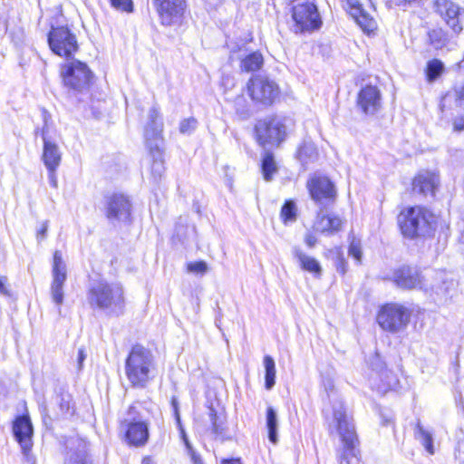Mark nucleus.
Returning a JSON list of instances; mask_svg holds the SVG:
<instances>
[{
    "label": "nucleus",
    "instance_id": "f257e3e1",
    "mask_svg": "<svg viewBox=\"0 0 464 464\" xmlns=\"http://www.w3.org/2000/svg\"><path fill=\"white\" fill-rule=\"evenodd\" d=\"M91 308L104 311L107 314L120 316L125 307L124 290L120 283L104 279L90 283L86 295Z\"/></svg>",
    "mask_w": 464,
    "mask_h": 464
},
{
    "label": "nucleus",
    "instance_id": "f03ea898",
    "mask_svg": "<svg viewBox=\"0 0 464 464\" xmlns=\"http://www.w3.org/2000/svg\"><path fill=\"white\" fill-rule=\"evenodd\" d=\"M156 362L152 353L135 344L125 361V374L131 386L143 389L154 378Z\"/></svg>",
    "mask_w": 464,
    "mask_h": 464
},
{
    "label": "nucleus",
    "instance_id": "7ed1b4c3",
    "mask_svg": "<svg viewBox=\"0 0 464 464\" xmlns=\"http://www.w3.org/2000/svg\"><path fill=\"white\" fill-rule=\"evenodd\" d=\"M334 422L343 442V449L338 455L339 464H350L351 457H357L359 444L355 426L349 416L343 401H336L333 406Z\"/></svg>",
    "mask_w": 464,
    "mask_h": 464
},
{
    "label": "nucleus",
    "instance_id": "20e7f679",
    "mask_svg": "<svg viewBox=\"0 0 464 464\" xmlns=\"http://www.w3.org/2000/svg\"><path fill=\"white\" fill-rule=\"evenodd\" d=\"M434 217L425 208L416 206L403 209L398 216V224L401 234L413 239L430 235Z\"/></svg>",
    "mask_w": 464,
    "mask_h": 464
},
{
    "label": "nucleus",
    "instance_id": "39448f33",
    "mask_svg": "<svg viewBox=\"0 0 464 464\" xmlns=\"http://www.w3.org/2000/svg\"><path fill=\"white\" fill-rule=\"evenodd\" d=\"M61 76L64 86L74 92H82L89 89L93 74L86 63L73 60L62 66Z\"/></svg>",
    "mask_w": 464,
    "mask_h": 464
},
{
    "label": "nucleus",
    "instance_id": "423d86ee",
    "mask_svg": "<svg viewBox=\"0 0 464 464\" xmlns=\"http://www.w3.org/2000/svg\"><path fill=\"white\" fill-rule=\"evenodd\" d=\"M411 313L402 304L391 303L382 305L377 314V323L384 331L396 334L406 328Z\"/></svg>",
    "mask_w": 464,
    "mask_h": 464
},
{
    "label": "nucleus",
    "instance_id": "0eeeda50",
    "mask_svg": "<svg viewBox=\"0 0 464 464\" xmlns=\"http://www.w3.org/2000/svg\"><path fill=\"white\" fill-rule=\"evenodd\" d=\"M255 131L257 141L260 145H279L285 137L286 127L282 118L270 115L259 120Z\"/></svg>",
    "mask_w": 464,
    "mask_h": 464
},
{
    "label": "nucleus",
    "instance_id": "6e6552de",
    "mask_svg": "<svg viewBox=\"0 0 464 464\" xmlns=\"http://www.w3.org/2000/svg\"><path fill=\"white\" fill-rule=\"evenodd\" d=\"M295 33H305L321 27L322 20L318 9L313 3H303L292 8Z\"/></svg>",
    "mask_w": 464,
    "mask_h": 464
},
{
    "label": "nucleus",
    "instance_id": "1a4fd4ad",
    "mask_svg": "<svg viewBox=\"0 0 464 464\" xmlns=\"http://www.w3.org/2000/svg\"><path fill=\"white\" fill-rule=\"evenodd\" d=\"M48 44L53 53L70 58L78 50L76 35L67 26L52 27Z\"/></svg>",
    "mask_w": 464,
    "mask_h": 464
},
{
    "label": "nucleus",
    "instance_id": "9d476101",
    "mask_svg": "<svg viewBox=\"0 0 464 464\" xmlns=\"http://www.w3.org/2000/svg\"><path fill=\"white\" fill-rule=\"evenodd\" d=\"M247 91L254 102L265 106L273 104L280 93L276 82L260 75L254 76L249 80Z\"/></svg>",
    "mask_w": 464,
    "mask_h": 464
},
{
    "label": "nucleus",
    "instance_id": "9b49d317",
    "mask_svg": "<svg viewBox=\"0 0 464 464\" xmlns=\"http://www.w3.org/2000/svg\"><path fill=\"white\" fill-rule=\"evenodd\" d=\"M136 408L130 406L128 410V417L121 425L125 429L127 442L135 447H141L149 440V423L136 416Z\"/></svg>",
    "mask_w": 464,
    "mask_h": 464
},
{
    "label": "nucleus",
    "instance_id": "f8f14e48",
    "mask_svg": "<svg viewBox=\"0 0 464 464\" xmlns=\"http://www.w3.org/2000/svg\"><path fill=\"white\" fill-rule=\"evenodd\" d=\"M42 116L44 120V126L40 130L44 141L42 160L47 170H57L61 164L62 152L55 141L49 136V121L51 120L50 113L46 110L43 109ZM38 132L39 130H36V134Z\"/></svg>",
    "mask_w": 464,
    "mask_h": 464
},
{
    "label": "nucleus",
    "instance_id": "ddd939ff",
    "mask_svg": "<svg viewBox=\"0 0 464 464\" xmlns=\"http://www.w3.org/2000/svg\"><path fill=\"white\" fill-rule=\"evenodd\" d=\"M307 188L312 199L319 208H327L335 201V187L325 176L314 175L309 179L307 181Z\"/></svg>",
    "mask_w": 464,
    "mask_h": 464
},
{
    "label": "nucleus",
    "instance_id": "4468645a",
    "mask_svg": "<svg viewBox=\"0 0 464 464\" xmlns=\"http://www.w3.org/2000/svg\"><path fill=\"white\" fill-rule=\"evenodd\" d=\"M152 5L164 26L179 24L187 8L186 0H152Z\"/></svg>",
    "mask_w": 464,
    "mask_h": 464
},
{
    "label": "nucleus",
    "instance_id": "2eb2a0df",
    "mask_svg": "<svg viewBox=\"0 0 464 464\" xmlns=\"http://www.w3.org/2000/svg\"><path fill=\"white\" fill-rule=\"evenodd\" d=\"M131 202L122 193H112L105 197V216L111 222H128L131 215Z\"/></svg>",
    "mask_w": 464,
    "mask_h": 464
},
{
    "label": "nucleus",
    "instance_id": "dca6fc26",
    "mask_svg": "<svg viewBox=\"0 0 464 464\" xmlns=\"http://www.w3.org/2000/svg\"><path fill=\"white\" fill-rule=\"evenodd\" d=\"M433 10L455 34L463 30V14L460 6L451 0H434Z\"/></svg>",
    "mask_w": 464,
    "mask_h": 464
},
{
    "label": "nucleus",
    "instance_id": "f3484780",
    "mask_svg": "<svg viewBox=\"0 0 464 464\" xmlns=\"http://www.w3.org/2000/svg\"><path fill=\"white\" fill-rule=\"evenodd\" d=\"M392 281L401 289L419 288L425 291L427 275L423 276L416 266H402L392 273Z\"/></svg>",
    "mask_w": 464,
    "mask_h": 464
},
{
    "label": "nucleus",
    "instance_id": "a211bd4d",
    "mask_svg": "<svg viewBox=\"0 0 464 464\" xmlns=\"http://www.w3.org/2000/svg\"><path fill=\"white\" fill-rule=\"evenodd\" d=\"M90 446V442L82 438L68 439L65 441L64 464H93Z\"/></svg>",
    "mask_w": 464,
    "mask_h": 464
},
{
    "label": "nucleus",
    "instance_id": "6ab92c4d",
    "mask_svg": "<svg viewBox=\"0 0 464 464\" xmlns=\"http://www.w3.org/2000/svg\"><path fill=\"white\" fill-rule=\"evenodd\" d=\"M163 128L164 123L160 111V109L153 106L148 112L147 121L144 126V137L148 148L159 143L160 146L163 144Z\"/></svg>",
    "mask_w": 464,
    "mask_h": 464
},
{
    "label": "nucleus",
    "instance_id": "aec40b11",
    "mask_svg": "<svg viewBox=\"0 0 464 464\" xmlns=\"http://www.w3.org/2000/svg\"><path fill=\"white\" fill-rule=\"evenodd\" d=\"M13 432L15 440L20 444L22 451L27 455L32 449V437L34 428L29 415L17 416L13 423Z\"/></svg>",
    "mask_w": 464,
    "mask_h": 464
},
{
    "label": "nucleus",
    "instance_id": "412c9836",
    "mask_svg": "<svg viewBox=\"0 0 464 464\" xmlns=\"http://www.w3.org/2000/svg\"><path fill=\"white\" fill-rule=\"evenodd\" d=\"M440 177L437 172L420 170L412 180V191L423 196H434L439 187Z\"/></svg>",
    "mask_w": 464,
    "mask_h": 464
},
{
    "label": "nucleus",
    "instance_id": "4be33fe9",
    "mask_svg": "<svg viewBox=\"0 0 464 464\" xmlns=\"http://www.w3.org/2000/svg\"><path fill=\"white\" fill-rule=\"evenodd\" d=\"M425 292L434 293L438 295H448L455 288L456 283L443 271H433L427 275Z\"/></svg>",
    "mask_w": 464,
    "mask_h": 464
},
{
    "label": "nucleus",
    "instance_id": "5701e85b",
    "mask_svg": "<svg viewBox=\"0 0 464 464\" xmlns=\"http://www.w3.org/2000/svg\"><path fill=\"white\" fill-rule=\"evenodd\" d=\"M346 9L356 24L365 33H371L376 28L374 19L363 9L361 0H345Z\"/></svg>",
    "mask_w": 464,
    "mask_h": 464
},
{
    "label": "nucleus",
    "instance_id": "b1692460",
    "mask_svg": "<svg viewBox=\"0 0 464 464\" xmlns=\"http://www.w3.org/2000/svg\"><path fill=\"white\" fill-rule=\"evenodd\" d=\"M208 418L211 423V434L220 441L232 440L233 432L227 424V416L223 411L218 412L213 407L208 408Z\"/></svg>",
    "mask_w": 464,
    "mask_h": 464
},
{
    "label": "nucleus",
    "instance_id": "393cba45",
    "mask_svg": "<svg viewBox=\"0 0 464 464\" xmlns=\"http://www.w3.org/2000/svg\"><path fill=\"white\" fill-rule=\"evenodd\" d=\"M358 106L365 114H374L381 107V93L375 86L367 85L358 94Z\"/></svg>",
    "mask_w": 464,
    "mask_h": 464
},
{
    "label": "nucleus",
    "instance_id": "a878e982",
    "mask_svg": "<svg viewBox=\"0 0 464 464\" xmlns=\"http://www.w3.org/2000/svg\"><path fill=\"white\" fill-rule=\"evenodd\" d=\"M371 366L372 367V370L377 372L382 382V383L377 387L380 392L384 393L396 386L398 382L396 375L386 368L379 354H375L372 359Z\"/></svg>",
    "mask_w": 464,
    "mask_h": 464
},
{
    "label": "nucleus",
    "instance_id": "bb28decb",
    "mask_svg": "<svg viewBox=\"0 0 464 464\" xmlns=\"http://www.w3.org/2000/svg\"><path fill=\"white\" fill-rule=\"evenodd\" d=\"M325 208H320L314 224V229L321 234L333 235L341 229L343 222L337 216L324 214V210Z\"/></svg>",
    "mask_w": 464,
    "mask_h": 464
},
{
    "label": "nucleus",
    "instance_id": "cd10ccee",
    "mask_svg": "<svg viewBox=\"0 0 464 464\" xmlns=\"http://www.w3.org/2000/svg\"><path fill=\"white\" fill-rule=\"evenodd\" d=\"M292 255L302 270L311 273L315 278L322 276L323 268L316 258L307 255L297 246L292 247Z\"/></svg>",
    "mask_w": 464,
    "mask_h": 464
},
{
    "label": "nucleus",
    "instance_id": "c85d7f7f",
    "mask_svg": "<svg viewBox=\"0 0 464 464\" xmlns=\"http://www.w3.org/2000/svg\"><path fill=\"white\" fill-rule=\"evenodd\" d=\"M150 154L152 158L150 165V175L154 182L160 180L165 172L163 151L159 143H155V147H149Z\"/></svg>",
    "mask_w": 464,
    "mask_h": 464
},
{
    "label": "nucleus",
    "instance_id": "c756f323",
    "mask_svg": "<svg viewBox=\"0 0 464 464\" xmlns=\"http://www.w3.org/2000/svg\"><path fill=\"white\" fill-rule=\"evenodd\" d=\"M318 157L319 153L317 148L311 140H304L296 152L297 160L304 168H306L308 164L315 162Z\"/></svg>",
    "mask_w": 464,
    "mask_h": 464
},
{
    "label": "nucleus",
    "instance_id": "7c9ffc66",
    "mask_svg": "<svg viewBox=\"0 0 464 464\" xmlns=\"http://www.w3.org/2000/svg\"><path fill=\"white\" fill-rule=\"evenodd\" d=\"M440 108H441V102L440 103ZM444 118H451L453 131L461 132L464 130V113H461V111H464V106L455 107L453 110L449 111L447 113L440 109Z\"/></svg>",
    "mask_w": 464,
    "mask_h": 464
},
{
    "label": "nucleus",
    "instance_id": "2f4dec72",
    "mask_svg": "<svg viewBox=\"0 0 464 464\" xmlns=\"http://www.w3.org/2000/svg\"><path fill=\"white\" fill-rule=\"evenodd\" d=\"M66 279L67 276H53L51 284V296L53 302L59 307L63 303V285Z\"/></svg>",
    "mask_w": 464,
    "mask_h": 464
},
{
    "label": "nucleus",
    "instance_id": "473e14b6",
    "mask_svg": "<svg viewBox=\"0 0 464 464\" xmlns=\"http://www.w3.org/2000/svg\"><path fill=\"white\" fill-rule=\"evenodd\" d=\"M55 403L59 407V412H57V418H65L73 414L74 410L71 405L72 397L68 393H61L55 396Z\"/></svg>",
    "mask_w": 464,
    "mask_h": 464
},
{
    "label": "nucleus",
    "instance_id": "72a5a7b5",
    "mask_svg": "<svg viewBox=\"0 0 464 464\" xmlns=\"http://www.w3.org/2000/svg\"><path fill=\"white\" fill-rule=\"evenodd\" d=\"M266 428L268 430V439L269 440L276 444L278 440L277 439V428H278V419L277 413L276 410L269 406L266 410Z\"/></svg>",
    "mask_w": 464,
    "mask_h": 464
},
{
    "label": "nucleus",
    "instance_id": "f704fd0d",
    "mask_svg": "<svg viewBox=\"0 0 464 464\" xmlns=\"http://www.w3.org/2000/svg\"><path fill=\"white\" fill-rule=\"evenodd\" d=\"M414 434L415 438L421 442L425 450L430 454H434L432 434L430 431L426 430L420 421H418V423L416 424Z\"/></svg>",
    "mask_w": 464,
    "mask_h": 464
},
{
    "label": "nucleus",
    "instance_id": "c9c22d12",
    "mask_svg": "<svg viewBox=\"0 0 464 464\" xmlns=\"http://www.w3.org/2000/svg\"><path fill=\"white\" fill-rule=\"evenodd\" d=\"M263 56L258 52H253L241 61V68L246 72H255L263 65Z\"/></svg>",
    "mask_w": 464,
    "mask_h": 464
},
{
    "label": "nucleus",
    "instance_id": "e433bc0d",
    "mask_svg": "<svg viewBox=\"0 0 464 464\" xmlns=\"http://www.w3.org/2000/svg\"><path fill=\"white\" fill-rule=\"evenodd\" d=\"M265 366V386L266 390H271L276 383V363L274 359L270 355L264 357Z\"/></svg>",
    "mask_w": 464,
    "mask_h": 464
},
{
    "label": "nucleus",
    "instance_id": "4c0bfd02",
    "mask_svg": "<svg viewBox=\"0 0 464 464\" xmlns=\"http://www.w3.org/2000/svg\"><path fill=\"white\" fill-rule=\"evenodd\" d=\"M262 173L266 181L272 179L273 174L277 171V167L271 152H266L262 160Z\"/></svg>",
    "mask_w": 464,
    "mask_h": 464
},
{
    "label": "nucleus",
    "instance_id": "58836bf2",
    "mask_svg": "<svg viewBox=\"0 0 464 464\" xmlns=\"http://www.w3.org/2000/svg\"><path fill=\"white\" fill-rule=\"evenodd\" d=\"M171 404H172V408H173V411H174L177 427L179 430L180 438L183 440L187 450H191L193 448L188 439L185 429L181 423V419H180V415H179V403L175 398L172 399Z\"/></svg>",
    "mask_w": 464,
    "mask_h": 464
},
{
    "label": "nucleus",
    "instance_id": "ea45409f",
    "mask_svg": "<svg viewBox=\"0 0 464 464\" xmlns=\"http://www.w3.org/2000/svg\"><path fill=\"white\" fill-rule=\"evenodd\" d=\"M444 71V64L437 59L431 60L427 64L426 73L429 82L435 81Z\"/></svg>",
    "mask_w": 464,
    "mask_h": 464
},
{
    "label": "nucleus",
    "instance_id": "a19ab883",
    "mask_svg": "<svg viewBox=\"0 0 464 464\" xmlns=\"http://www.w3.org/2000/svg\"><path fill=\"white\" fill-rule=\"evenodd\" d=\"M67 276L66 265L63 259V255L60 250L53 253V261L52 268V276Z\"/></svg>",
    "mask_w": 464,
    "mask_h": 464
},
{
    "label": "nucleus",
    "instance_id": "79ce46f5",
    "mask_svg": "<svg viewBox=\"0 0 464 464\" xmlns=\"http://www.w3.org/2000/svg\"><path fill=\"white\" fill-rule=\"evenodd\" d=\"M281 218L285 224L294 222L296 219V207L295 204L287 200L281 208Z\"/></svg>",
    "mask_w": 464,
    "mask_h": 464
},
{
    "label": "nucleus",
    "instance_id": "37998d69",
    "mask_svg": "<svg viewBox=\"0 0 464 464\" xmlns=\"http://www.w3.org/2000/svg\"><path fill=\"white\" fill-rule=\"evenodd\" d=\"M234 106L237 113L243 119H246L250 115L247 102L243 95L237 96L234 101Z\"/></svg>",
    "mask_w": 464,
    "mask_h": 464
},
{
    "label": "nucleus",
    "instance_id": "c03bdc74",
    "mask_svg": "<svg viewBox=\"0 0 464 464\" xmlns=\"http://www.w3.org/2000/svg\"><path fill=\"white\" fill-rule=\"evenodd\" d=\"M197 127H198L197 119L194 117H188V118L183 119L179 122V130L181 134L190 135L195 131Z\"/></svg>",
    "mask_w": 464,
    "mask_h": 464
},
{
    "label": "nucleus",
    "instance_id": "a18cd8bd",
    "mask_svg": "<svg viewBox=\"0 0 464 464\" xmlns=\"http://www.w3.org/2000/svg\"><path fill=\"white\" fill-rule=\"evenodd\" d=\"M430 39L436 48H440L448 41L447 34L442 29L432 30L430 33Z\"/></svg>",
    "mask_w": 464,
    "mask_h": 464
},
{
    "label": "nucleus",
    "instance_id": "49530a36",
    "mask_svg": "<svg viewBox=\"0 0 464 464\" xmlns=\"http://www.w3.org/2000/svg\"><path fill=\"white\" fill-rule=\"evenodd\" d=\"M113 8L119 11L131 13L133 12L132 0H110Z\"/></svg>",
    "mask_w": 464,
    "mask_h": 464
},
{
    "label": "nucleus",
    "instance_id": "de8ad7c7",
    "mask_svg": "<svg viewBox=\"0 0 464 464\" xmlns=\"http://www.w3.org/2000/svg\"><path fill=\"white\" fill-rule=\"evenodd\" d=\"M208 266L205 261H197L188 264V271L196 275H204L208 272Z\"/></svg>",
    "mask_w": 464,
    "mask_h": 464
},
{
    "label": "nucleus",
    "instance_id": "09e8293b",
    "mask_svg": "<svg viewBox=\"0 0 464 464\" xmlns=\"http://www.w3.org/2000/svg\"><path fill=\"white\" fill-rule=\"evenodd\" d=\"M349 255L353 256L358 262L362 259V250L359 242L353 240L349 246Z\"/></svg>",
    "mask_w": 464,
    "mask_h": 464
},
{
    "label": "nucleus",
    "instance_id": "8fccbe9b",
    "mask_svg": "<svg viewBox=\"0 0 464 464\" xmlns=\"http://www.w3.org/2000/svg\"><path fill=\"white\" fill-rule=\"evenodd\" d=\"M40 411H41V414H42V418H43V421H44V425L47 426V425L51 424L53 420L49 416L48 411H47V406L44 403H43L40 406Z\"/></svg>",
    "mask_w": 464,
    "mask_h": 464
},
{
    "label": "nucleus",
    "instance_id": "3c124183",
    "mask_svg": "<svg viewBox=\"0 0 464 464\" xmlns=\"http://www.w3.org/2000/svg\"><path fill=\"white\" fill-rule=\"evenodd\" d=\"M336 270L338 273H340L341 275H344L346 273V270H347V263L345 262V260L339 256L337 258V261H336Z\"/></svg>",
    "mask_w": 464,
    "mask_h": 464
},
{
    "label": "nucleus",
    "instance_id": "603ef678",
    "mask_svg": "<svg viewBox=\"0 0 464 464\" xmlns=\"http://www.w3.org/2000/svg\"><path fill=\"white\" fill-rule=\"evenodd\" d=\"M48 180L53 188H57L58 181L56 176V170H48Z\"/></svg>",
    "mask_w": 464,
    "mask_h": 464
},
{
    "label": "nucleus",
    "instance_id": "864d4df0",
    "mask_svg": "<svg viewBox=\"0 0 464 464\" xmlns=\"http://www.w3.org/2000/svg\"><path fill=\"white\" fill-rule=\"evenodd\" d=\"M48 230V221H44L42 225V228L37 233V239L43 240L46 237V233Z\"/></svg>",
    "mask_w": 464,
    "mask_h": 464
},
{
    "label": "nucleus",
    "instance_id": "5fc2aeb1",
    "mask_svg": "<svg viewBox=\"0 0 464 464\" xmlns=\"http://www.w3.org/2000/svg\"><path fill=\"white\" fill-rule=\"evenodd\" d=\"M86 353L82 348H80L78 351V357H77V362H78V368L81 370L82 368V364L84 360L86 359Z\"/></svg>",
    "mask_w": 464,
    "mask_h": 464
},
{
    "label": "nucleus",
    "instance_id": "6e6d98bb",
    "mask_svg": "<svg viewBox=\"0 0 464 464\" xmlns=\"http://www.w3.org/2000/svg\"><path fill=\"white\" fill-rule=\"evenodd\" d=\"M188 453L190 456L191 461L193 464H204L200 456L196 453V451L192 449L191 450H188Z\"/></svg>",
    "mask_w": 464,
    "mask_h": 464
},
{
    "label": "nucleus",
    "instance_id": "4d7b16f0",
    "mask_svg": "<svg viewBox=\"0 0 464 464\" xmlns=\"http://www.w3.org/2000/svg\"><path fill=\"white\" fill-rule=\"evenodd\" d=\"M304 242L309 247H314L317 242L316 237L313 234H306L304 237Z\"/></svg>",
    "mask_w": 464,
    "mask_h": 464
},
{
    "label": "nucleus",
    "instance_id": "13d9d810",
    "mask_svg": "<svg viewBox=\"0 0 464 464\" xmlns=\"http://www.w3.org/2000/svg\"><path fill=\"white\" fill-rule=\"evenodd\" d=\"M6 278L0 277V294L1 295H8V289L5 286Z\"/></svg>",
    "mask_w": 464,
    "mask_h": 464
},
{
    "label": "nucleus",
    "instance_id": "bf43d9fd",
    "mask_svg": "<svg viewBox=\"0 0 464 464\" xmlns=\"http://www.w3.org/2000/svg\"><path fill=\"white\" fill-rule=\"evenodd\" d=\"M220 464H242L239 459H224Z\"/></svg>",
    "mask_w": 464,
    "mask_h": 464
},
{
    "label": "nucleus",
    "instance_id": "052dcab7",
    "mask_svg": "<svg viewBox=\"0 0 464 464\" xmlns=\"http://www.w3.org/2000/svg\"><path fill=\"white\" fill-rule=\"evenodd\" d=\"M141 464H155L154 461L152 460L151 458L150 457H145L143 459H142V462Z\"/></svg>",
    "mask_w": 464,
    "mask_h": 464
},
{
    "label": "nucleus",
    "instance_id": "680f3d73",
    "mask_svg": "<svg viewBox=\"0 0 464 464\" xmlns=\"http://www.w3.org/2000/svg\"><path fill=\"white\" fill-rule=\"evenodd\" d=\"M392 422V417L383 418V425H388Z\"/></svg>",
    "mask_w": 464,
    "mask_h": 464
}]
</instances>
